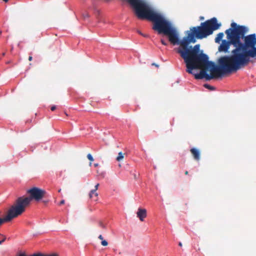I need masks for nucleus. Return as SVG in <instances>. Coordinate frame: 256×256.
<instances>
[{
	"label": "nucleus",
	"instance_id": "412c9836",
	"mask_svg": "<svg viewBox=\"0 0 256 256\" xmlns=\"http://www.w3.org/2000/svg\"><path fill=\"white\" fill-rule=\"evenodd\" d=\"M32 56H30L28 57V60H29L30 61L32 60Z\"/></svg>",
	"mask_w": 256,
	"mask_h": 256
},
{
	"label": "nucleus",
	"instance_id": "aec40b11",
	"mask_svg": "<svg viewBox=\"0 0 256 256\" xmlns=\"http://www.w3.org/2000/svg\"><path fill=\"white\" fill-rule=\"evenodd\" d=\"M152 66H156V67H157V68H158V67L159 66L158 64H155V63H152Z\"/></svg>",
	"mask_w": 256,
	"mask_h": 256
},
{
	"label": "nucleus",
	"instance_id": "f3484780",
	"mask_svg": "<svg viewBox=\"0 0 256 256\" xmlns=\"http://www.w3.org/2000/svg\"><path fill=\"white\" fill-rule=\"evenodd\" d=\"M98 186H99V184H97L95 186H94V190H96H96L98 189Z\"/></svg>",
	"mask_w": 256,
	"mask_h": 256
},
{
	"label": "nucleus",
	"instance_id": "ddd939ff",
	"mask_svg": "<svg viewBox=\"0 0 256 256\" xmlns=\"http://www.w3.org/2000/svg\"><path fill=\"white\" fill-rule=\"evenodd\" d=\"M98 224H99V226L102 228H106L105 225L102 222H100Z\"/></svg>",
	"mask_w": 256,
	"mask_h": 256
},
{
	"label": "nucleus",
	"instance_id": "c756f323",
	"mask_svg": "<svg viewBox=\"0 0 256 256\" xmlns=\"http://www.w3.org/2000/svg\"><path fill=\"white\" fill-rule=\"evenodd\" d=\"M60 191H61V189H60L58 192H60Z\"/></svg>",
	"mask_w": 256,
	"mask_h": 256
},
{
	"label": "nucleus",
	"instance_id": "7c9ffc66",
	"mask_svg": "<svg viewBox=\"0 0 256 256\" xmlns=\"http://www.w3.org/2000/svg\"><path fill=\"white\" fill-rule=\"evenodd\" d=\"M0 235H1V234H0Z\"/></svg>",
	"mask_w": 256,
	"mask_h": 256
},
{
	"label": "nucleus",
	"instance_id": "9d476101",
	"mask_svg": "<svg viewBox=\"0 0 256 256\" xmlns=\"http://www.w3.org/2000/svg\"><path fill=\"white\" fill-rule=\"evenodd\" d=\"M87 158H88L90 160V166H91L92 165V161H94V158L91 155V154H88V155H87Z\"/></svg>",
	"mask_w": 256,
	"mask_h": 256
},
{
	"label": "nucleus",
	"instance_id": "4be33fe9",
	"mask_svg": "<svg viewBox=\"0 0 256 256\" xmlns=\"http://www.w3.org/2000/svg\"><path fill=\"white\" fill-rule=\"evenodd\" d=\"M18 256H27L26 254H20Z\"/></svg>",
	"mask_w": 256,
	"mask_h": 256
},
{
	"label": "nucleus",
	"instance_id": "a878e982",
	"mask_svg": "<svg viewBox=\"0 0 256 256\" xmlns=\"http://www.w3.org/2000/svg\"><path fill=\"white\" fill-rule=\"evenodd\" d=\"M42 202L44 203V204H46L48 202V201H47V200H43Z\"/></svg>",
	"mask_w": 256,
	"mask_h": 256
},
{
	"label": "nucleus",
	"instance_id": "5701e85b",
	"mask_svg": "<svg viewBox=\"0 0 256 256\" xmlns=\"http://www.w3.org/2000/svg\"><path fill=\"white\" fill-rule=\"evenodd\" d=\"M5 2H7L8 0H3ZM128 3L130 4V0H127Z\"/></svg>",
	"mask_w": 256,
	"mask_h": 256
},
{
	"label": "nucleus",
	"instance_id": "2eb2a0df",
	"mask_svg": "<svg viewBox=\"0 0 256 256\" xmlns=\"http://www.w3.org/2000/svg\"><path fill=\"white\" fill-rule=\"evenodd\" d=\"M161 42L162 44H164V46H167L168 45V43L166 42L164 40L162 39L161 40Z\"/></svg>",
	"mask_w": 256,
	"mask_h": 256
},
{
	"label": "nucleus",
	"instance_id": "a211bd4d",
	"mask_svg": "<svg viewBox=\"0 0 256 256\" xmlns=\"http://www.w3.org/2000/svg\"><path fill=\"white\" fill-rule=\"evenodd\" d=\"M64 200H62L60 202V205L64 204Z\"/></svg>",
	"mask_w": 256,
	"mask_h": 256
},
{
	"label": "nucleus",
	"instance_id": "1a4fd4ad",
	"mask_svg": "<svg viewBox=\"0 0 256 256\" xmlns=\"http://www.w3.org/2000/svg\"><path fill=\"white\" fill-rule=\"evenodd\" d=\"M124 153H122V152H120L118 154V156H117V158H116V160L118 162H120L124 158Z\"/></svg>",
	"mask_w": 256,
	"mask_h": 256
},
{
	"label": "nucleus",
	"instance_id": "0eeeda50",
	"mask_svg": "<svg viewBox=\"0 0 256 256\" xmlns=\"http://www.w3.org/2000/svg\"><path fill=\"white\" fill-rule=\"evenodd\" d=\"M98 194L96 192V190H92L89 194V197L90 198L94 199V201L98 200Z\"/></svg>",
	"mask_w": 256,
	"mask_h": 256
},
{
	"label": "nucleus",
	"instance_id": "f8f14e48",
	"mask_svg": "<svg viewBox=\"0 0 256 256\" xmlns=\"http://www.w3.org/2000/svg\"><path fill=\"white\" fill-rule=\"evenodd\" d=\"M101 244L103 246H106L108 244V242L106 240H102Z\"/></svg>",
	"mask_w": 256,
	"mask_h": 256
},
{
	"label": "nucleus",
	"instance_id": "dca6fc26",
	"mask_svg": "<svg viewBox=\"0 0 256 256\" xmlns=\"http://www.w3.org/2000/svg\"><path fill=\"white\" fill-rule=\"evenodd\" d=\"M56 109V106H53L51 107L50 108V110H52V111H54V110H55Z\"/></svg>",
	"mask_w": 256,
	"mask_h": 256
},
{
	"label": "nucleus",
	"instance_id": "b1692460",
	"mask_svg": "<svg viewBox=\"0 0 256 256\" xmlns=\"http://www.w3.org/2000/svg\"><path fill=\"white\" fill-rule=\"evenodd\" d=\"M98 166V164H94V166L95 167H97Z\"/></svg>",
	"mask_w": 256,
	"mask_h": 256
},
{
	"label": "nucleus",
	"instance_id": "6ab92c4d",
	"mask_svg": "<svg viewBox=\"0 0 256 256\" xmlns=\"http://www.w3.org/2000/svg\"><path fill=\"white\" fill-rule=\"evenodd\" d=\"M98 238L102 240H104V238L101 234L98 236Z\"/></svg>",
	"mask_w": 256,
	"mask_h": 256
},
{
	"label": "nucleus",
	"instance_id": "7ed1b4c3",
	"mask_svg": "<svg viewBox=\"0 0 256 256\" xmlns=\"http://www.w3.org/2000/svg\"><path fill=\"white\" fill-rule=\"evenodd\" d=\"M227 35L228 40H222L221 44L218 48L220 52H227L231 44H232L236 48L238 47V39L236 38L234 32V28H232L226 30L225 32Z\"/></svg>",
	"mask_w": 256,
	"mask_h": 256
},
{
	"label": "nucleus",
	"instance_id": "393cba45",
	"mask_svg": "<svg viewBox=\"0 0 256 256\" xmlns=\"http://www.w3.org/2000/svg\"><path fill=\"white\" fill-rule=\"evenodd\" d=\"M178 245H179V246H182V243L181 242H180L178 243Z\"/></svg>",
	"mask_w": 256,
	"mask_h": 256
},
{
	"label": "nucleus",
	"instance_id": "9b49d317",
	"mask_svg": "<svg viewBox=\"0 0 256 256\" xmlns=\"http://www.w3.org/2000/svg\"><path fill=\"white\" fill-rule=\"evenodd\" d=\"M204 86L206 88H208L210 90H214V88L212 86H211L208 84H204Z\"/></svg>",
	"mask_w": 256,
	"mask_h": 256
},
{
	"label": "nucleus",
	"instance_id": "6e6552de",
	"mask_svg": "<svg viewBox=\"0 0 256 256\" xmlns=\"http://www.w3.org/2000/svg\"><path fill=\"white\" fill-rule=\"evenodd\" d=\"M224 37L223 32H220L217 34L216 37L215 38V42L216 43H220V41L222 40Z\"/></svg>",
	"mask_w": 256,
	"mask_h": 256
},
{
	"label": "nucleus",
	"instance_id": "c85d7f7f",
	"mask_svg": "<svg viewBox=\"0 0 256 256\" xmlns=\"http://www.w3.org/2000/svg\"><path fill=\"white\" fill-rule=\"evenodd\" d=\"M142 36H144V37H147V36H147V35H144V34H143V35H142Z\"/></svg>",
	"mask_w": 256,
	"mask_h": 256
},
{
	"label": "nucleus",
	"instance_id": "cd10ccee",
	"mask_svg": "<svg viewBox=\"0 0 256 256\" xmlns=\"http://www.w3.org/2000/svg\"><path fill=\"white\" fill-rule=\"evenodd\" d=\"M185 174L187 175L188 174V171H186L184 172Z\"/></svg>",
	"mask_w": 256,
	"mask_h": 256
},
{
	"label": "nucleus",
	"instance_id": "4468645a",
	"mask_svg": "<svg viewBox=\"0 0 256 256\" xmlns=\"http://www.w3.org/2000/svg\"><path fill=\"white\" fill-rule=\"evenodd\" d=\"M0 236H2L3 237V238H2V240H0V245L2 243H3V242L5 241V240H6V236H3V235H2V234H1Z\"/></svg>",
	"mask_w": 256,
	"mask_h": 256
},
{
	"label": "nucleus",
	"instance_id": "20e7f679",
	"mask_svg": "<svg viewBox=\"0 0 256 256\" xmlns=\"http://www.w3.org/2000/svg\"><path fill=\"white\" fill-rule=\"evenodd\" d=\"M21 214V213L13 204L8 210L7 215L4 218H0V226L4 222H10L13 218Z\"/></svg>",
	"mask_w": 256,
	"mask_h": 256
},
{
	"label": "nucleus",
	"instance_id": "39448f33",
	"mask_svg": "<svg viewBox=\"0 0 256 256\" xmlns=\"http://www.w3.org/2000/svg\"><path fill=\"white\" fill-rule=\"evenodd\" d=\"M137 217L139 218L141 222L144 220V218L146 217V210L145 208H138L136 212Z\"/></svg>",
	"mask_w": 256,
	"mask_h": 256
},
{
	"label": "nucleus",
	"instance_id": "f257e3e1",
	"mask_svg": "<svg viewBox=\"0 0 256 256\" xmlns=\"http://www.w3.org/2000/svg\"><path fill=\"white\" fill-rule=\"evenodd\" d=\"M150 22H152L153 30L159 34L167 36L172 44L180 46L177 52L186 64V72L193 74V70L201 69L200 74H194L196 80L205 78L210 80L236 72L246 66L250 61V58H256V34L244 36L248 28L244 26L238 25L236 22H232L231 27L234 28L236 38L238 42V47L232 51V55L220 57L218 61V65H216L214 62L209 61L208 56L200 51L199 44L194 46H190V43L196 42V38H204L219 28L220 24L218 23L216 18L202 22L200 26L190 28V30L186 32V36L181 40H179L178 32L172 23L162 14L150 6Z\"/></svg>",
	"mask_w": 256,
	"mask_h": 256
},
{
	"label": "nucleus",
	"instance_id": "f03ea898",
	"mask_svg": "<svg viewBox=\"0 0 256 256\" xmlns=\"http://www.w3.org/2000/svg\"><path fill=\"white\" fill-rule=\"evenodd\" d=\"M26 193L29 194L28 196L19 197L14 204L21 214L25 212L26 208L29 206L32 200L38 202L45 197L46 194L44 190L37 187H32L28 190Z\"/></svg>",
	"mask_w": 256,
	"mask_h": 256
},
{
	"label": "nucleus",
	"instance_id": "bb28decb",
	"mask_svg": "<svg viewBox=\"0 0 256 256\" xmlns=\"http://www.w3.org/2000/svg\"><path fill=\"white\" fill-rule=\"evenodd\" d=\"M138 33L142 36L143 35V34L140 31H138Z\"/></svg>",
	"mask_w": 256,
	"mask_h": 256
},
{
	"label": "nucleus",
	"instance_id": "423d86ee",
	"mask_svg": "<svg viewBox=\"0 0 256 256\" xmlns=\"http://www.w3.org/2000/svg\"><path fill=\"white\" fill-rule=\"evenodd\" d=\"M190 152L195 160L198 161L200 160V152L198 149L192 148L190 150Z\"/></svg>",
	"mask_w": 256,
	"mask_h": 256
}]
</instances>
